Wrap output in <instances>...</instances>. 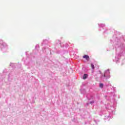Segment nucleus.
Returning <instances> with one entry per match:
<instances>
[{
    "mask_svg": "<svg viewBox=\"0 0 125 125\" xmlns=\"http://www.w3.org/2000/svg\"><path fill=\"white\" fill-rule=\"evenodd\" d=\"M91 67H92V68L94 69V65L93 63H91Z\"/></svg>",
    "mask_w": 125,
    "mask_h": 125,
    "instance_id": "nucleus-4",
    "label": "nucleus"
},
{
    "mask_svg": "<svg viewBox=\"0 0 125 125\" xmlns=\"http://www.w3.org/2000/svg\"><path fill=\"white\" fill-rule=\"evenodd\" d=\"M83 58H84L85 59H86L87 61H89V56H88V55H84L83 56Z\"/></svg>",
    "mask_w": 125,
    "mask_h": 125,
    "instance_id": "nucleus-1",
    "label": "nucleus"
},
{
    "mask_svg": "<svg viewBox=\"0 0 125 125\" xmlns=\"http://www.w3.org/2000/svg\"><path fill=\"white\" fill-rule=\"evenodd\" d=\"M86 78H87V74H84L83 76V80H85V79H86Z\"/></svg>",
    "mask_w": 125,
    "mask_h": 125,
    "instance_id": "nucleus-3",
    "label": "nucleus"
},
{
    "mask_svg": "<svg viewBox=\"0 0 125 125\" xmlns=\"http://www.w3.org/2000/svg\"><path fill=\"white\" fill-rule=\"evenodd\" d=\"M107 74H110V72H109V70H106L104 73V78H106V75Z\"/></svg>",
    "mask_w": 125,
    "mask_h": 125,
    "instance_id": "nucleus-2",
    "label": "nucleus"
},
{
    "mask_svg": "<svg viewBox=\"0 0 125 125\" xmlns=\"http://www.w3.org/2000/svg\"><path fill=\"white\" fill-rule=\"evenodd\" d=\"M100 87H103V83H100Z\"/></svg>",
    "mask_w": 125,
    "mask_h": 125,
    "instance_id": "nucleus-5",
    "label": "nucleus"
}]
</instances>
